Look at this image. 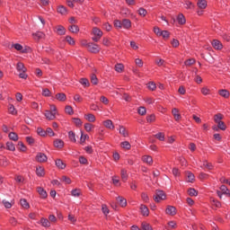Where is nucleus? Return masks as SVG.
<instances>
[{"label":"nucleus","instance_id":"obj_1","mask_svg":"<svg viewBox=\"0 0 230 230\" xmlns=\"http://www.w3.org/2000/svg\"><path fill=\"white\" fill-rule=\"evenodd\" d=\"M222 119H224L222 113H217L214 116V121L217 123V128H219V130H226L227 126H226V123L222 121Z\"/></svg>","mask_w":230,"mask_h":230},{"label":"nucleus","instance_id":"obj_2","mask_svg":"<svg viewBox=\"0 0 230 230\" xmlns=\"http://www.w3.org/2000/svg\"><path fill=\"white\" fill-rule=\"evenodd\" d=\"M86 46L90 53H100V50L102 49L100 46L94 43H88Z\"/></svg>","mask_w":230,"mask_h":230},{"label":"nucleus","instance_id":"obj_3","mask_svg":"<svg viewBox=\"0 0 230 230\" xmlns=\"http://www.w3.org/2000/svg\"><path fill=\"white\" fill-rule=\"evenodd\" d=\"M166 199V194L163 190H156L155 197L154 198L155 202H161V200H164Z\"/></svg>","mask_w":230,"mask_h":230},{"label":"nucleus","instance_id":"obj_4","mask_svg":"<svg viewBox=\"0 0 230 230\" xmlns=\"http://www.w3.org/2000/svg\"><path fill=\"white\" fill-rule=\"evenodd\" d=\"M220 190L222 192L217 190V197H219V199H222V195H227V197H230L229 189H227L226 185H222Z\"/></svg>","mask_w":230,"mask_h":230},{"label":"nucleus","instance_id":"obj_5","mask_svg":"<svg viewBox=\"0 0 230 230\" xmlns=\"http://www.w3.org/2000/svg\"><path fill=\"white\" fill-rule=\"evenodd\" d=\"M36 161L38 163H46V161H48V156L44 153H38Z\"/></svg>","mask_w":230,"mask_h":230},{"label":"nucleus","instance_id":"obj_6","mask_svg":"<svg viewBox=\"0 0 230 230\" xmlns=\"http://www.w3.org/2000/svg\"><path fill=\"white\" fill-rule=\"evenodd\" d=\"M166 215H170L171 217H173L177 215V209L173 206H168L165 209Z\"/></svg>","mask_w":230,"mask_h":230},{"label":"nucleus","instance_id":"obj_7","mask_svg":"<svg viewBox=\"0 0 230 230\" xmlns=\"http://www.w3.org/2000/svg\"><path fill=\"white\" fill-rule=\"evenodd\" d=\"M102 124L106 128H109V130H114V124L112 123V120H104Z\"/></svg>","mask_w":230,"mask_h":230},{"label":"nucleus","instance_id":"obj_8","mask_svg":"<svg viewBox=\"0 0 230 230\" xmlns=\"http://www.w3.org/2000/svg\"><path fill=\"white\" fill-rule=\"evenodd\" d=\"M56 116H57V112H51L50 111H45V118L47 119L53 120L55 119Z\"/></svg>","mask_w":230,"mask_h":230},{"label":"nucleus","instance_id":"obj_9","mask_svg":"<svg viewBox=\"0 0 230 230\" xmlns=\"http://www.w3.org/2000/svg\"><path fill=\"white\" fill-rule=\"evenodd\" d=\"M142 161H143L144 163H146V164H149L150 166H151V164H154V159H153L152 156H150V155H144V156L142 157Z\"/></svg>","mask_w":230,"mask_h":230},{"label":"nucleus","instance_id":"obj_10","mask_svg":"<svg viewBox=\"0 0 230 230\" xmlns=\"http://www.w3.org/2000/svg\"><path fill=\"white\" fill-rule=\"evenodd\" d=\"M56 32L58 33V35H65L66 34V28H64V26L62 25H58L56 28Z\"/></svg>","mask_w":230,"mask_h":230},{"label":"nucleus","instance_id":"obj_11","mask_svg":"<svg viewBox=\"0 0 230 230\" xmlns=\"http://www.w3.org/2000/svg\"><path fill=\"white\" fill-rule=\"evenodd\" d=\"M119 133L123 136V137H128V131L123 126H119Z\"/></svg>","mask_w":230,"mask_h":230},{"label":"nucleus","instance_id":"obj_12","mask_svg":"<svg viewBox=\"0 0 230 230\" xmlns=\"http://www.w3.org/2000/svg\"><path fill=\"white\" fill-rule=\"evenodd\" d=\"M140 211H141L143 217H148V215L150 214L148 208L145 205L140 206Z\"/></svg>","mask_w":230,"mask_h":230},{"label":"nucleus","instance_id":"obj_13","mask_svg":"<svg viewBox=\"0 0 230 230\" xmlns=\"http://www.w3.org/2000/svg\"><path fill=\"white\" fill-rule=\"evenodd\" d=\"M37 191L39 195H40L41 199H46V197H48V192H46L42 187H38Z\"/></svg>","mask_w":230,"mask_h":230},{"label":"nucleus","instance_id":"obj_14","mask_svg":"<svg viewBox=\"0 0 230 230\" xmlns=\"http://www.w3.org/2000/svg\"><path fill=\"white\" fill-rule=\"evenodd\" d=\"M84 118L90 123H94V121H96V117L94 115H93L92 113H88V114L84 115Z\"/></svg>","mask_w":230,"mask_h":230},{"label":"nucleus","instance_id":"obj_15","mask_svg":"<svg viewBox=\"0 0 230 230\" xmlns=\"http://www.w3.org/2000/svg\"><path fill=\"white\" fill-rule=\"evenodd\" d=\"M172 116L174 117V119L176 121H179L181 119V114H179V110L176 108H173L172 111Z\"/></svg>","mask_w":230,"mask_h":230},{"label":"nucleus","instance_id":"obj_16","mask_svg":"<svg viewBox=\"0 0 230 230\" xmlns=\"http://www.w3.org/2000/svg\"><path fill=\"white\" fill-rule=\"evenodd\" d=\"M212 46L215 49H222V43L218 40H214L212 41Z\"/></svg>","mask_w":230,"mask_h":230},{"label":"nucleus","instance_id":"obj_17","mask_svg":"<svg viewBox=\"0 0 230 230\" xmlns=\"http://www.w3.org/2000/svg\"><path fill=\"white\" fill-rule=\"evenodd\" d=\"M93 33L95 37H102L103 36V31L100 30L99 28L94 27L93 29Z\"/></svg>","mask_w":230,"mask_h":230},{"label":"nucleus","instance_id":"obj_18","mask_svg":"<svg viewBox=\"0 0 230 230\" xmlns=\"http://www.w3.org/2000/svg\"><path fill=\"white\" fill-rule=\"evenodd\" d=\"M16 69L19 71V73H26L27 71L26 66H24V64L22 63H18Z\"/></svg>","mask_w":230,"mask_h":230},{"label":"nucleus","instance_id":"obj_19","mask_svg":"<svg viewBox=\"0 0 230 230\" xmlns=\"http://www.w3.org/2000/svg\"><path fill=\"white\" fill-rule=\"evenodd\" d=\"M54 146L56 148H63L64 146V141L62 139H56L54 141Z\"/></svg>","mask_w":230,"mask_h":230},{"label":"nucleus","instance_id":"obj_20","mask_svg":"<svg viewBox=\"0 0 230 230\" xmlns=\"http://www.w3.org/2000/svg\"><path fill=\"white\" fill-rule=\"evenodd\" d=\"M198 6L201 10H204L208 6V2L206 0H199L198 1Z\"/></svg>","mask_w":230,"mask_h":230},{"label":"nucleus","instance_id":"obj_21","mask_svg":"<svg viewBox=\"0 0 230 230\" xmlns=\"http://www.w3.org/2000/svg\"><path fill=\"white\" fill-rule=\"evenodd\" d=\"M122 26L126 30H128V28H130L132 26V22H130V20L125 19L122 21Z\"/></svg>","mask_w":230,"mask_h":230},{"label":"nucleus","instance_id":"obj_22","mask_svg":"<svg viewBox=\"0 0 230 230\" xmlns=\"http://www.w3.org/2000/svg\"><path fill=\"white\" fill-rule=\"evenodd\" d=\"M40 224L43 227H49L51 226V222H49V220H48L47 218H41Z\"/></svg>","mask_w":230,"mask_h":230},{"label":"nucleus","instance_id":"obj_23","mask_svg":"<svg viewBox=\"0 0 230 230\" xmlns=\"http://www.w3.org/2000/svg\"><path fill=\"white\" fill-rule=\"evenodd\" d=\"M56 99L58 100V102H66V93H58L56 94Z\"/></svg>","mask_w":230,"mask_h":230},{"label":"nucleus","instance_id":"obj_24","mask_svg":"<svg viewBox=\"0 0 230 230\" xmlns=\"http://www.w3.org/2000/svg\"><path fill=\"white\" fill-rule=\"evenodd\" d=\"M36 174L38 175V177H44V174H45V172H44V169H43V167H37L36 168Z\"/></svg>","mask_w":230,"mask_h":230},{"label":"nucleus","instance_id":"obj_25","mask_svg":"<svg viewBox=\"0 0 230 230\" xmlns=\"http://www.w3.org/2000/svg\"><path fill=\"white\" fill-rule=\"evenodd\" d=\"M56 166H58V168H60L61 170H64V168H66V164H64V162L60 159L56 160Z\"/></svg>","mask_w":230,"mask_h":230},{"label":"nucleus","instance_id":"obj_26","mask_svg":"<svg viewBox=\"0 0 230 230\" xmlns=\"http://www.w3.org/2000/svg\"><path fill=\"white\" fill-rule=\"evenodd\" d=\"M123 69H125V66H123V64L119 63L115 65V71H117V73H123Z\"/></svg>","mask_w":230,"mask_h":230},{"label":"nucleus","instance_id":"obj_27","mask_svg":"<svg viewBox=\"0 0 230 230\" xmlns=\"http://www.w3.org/2000/svg\"><path fill=\"white\" fill-rule=\"evenodd\" d=\"M120 175H121V180L123 181V182L127 181V179H128V174L127 173V170L122 169Z\"/></svg>","mask_w":230,"mask_h":230},{"label":"nucleus","instance_id":"obj_28","mask_svg":"<svg viewBox=\"0 0 230 230\" xmlns=\"http://www.w3.org/2000/svg\"><path fill=\"white\" fill-rule=\"evenodd\" d=\"M69 31H71L72 33H78V31H80V28L77 27V25L73 24L68 28Z\"/></svg>","mask_w":230,"mask_h":230},{"label":"nucleus","instance_id":"obj_29","mask_svg":"<svg viewBox=\"0 0 230 230\" xmlns=\"http://www.w3.org/2000/svg\"><path fill=\"white\" fill-rule=\"evenodd\" d=\"M117 200H118L119 206H121V208H125V206H127V199H125L121 197H119V198H117Z\"/></svg>","mask_w":230,"mask_h":230},{"label":"nucleus","instance_id":"obj_30","mask_svg":"<svg viewBox=\"0 0 230 230\" xmlns=\"http://www.w3.org/2000/svg\"><path fill=\"white\" fill-rule=\"evenodd\" d=\"M177 21L179 24H186V18L184 17V14H179Z\"/></svg>","mask_w":230,"mask_h":230},{"label":"nucleus","instance_id":"obj_31","mask_svg":"<svg viewBox=\"0 0 230 230\" xmlns=\"http://www.w3.org/2000/svg\"><path fill=\"white\" fill-rule=\"evenodd\" d=\"M9 114H12L13 116H15V114H17V110H15V106H13V104H10L9 108Z\"/></svg>","mask_w":230,"mask_h":230},{"label":"nucleus","instance_id":"obj_32","mask_svg":"<svg viewBox=\"0 0 230 230\" xmlns=\"http://www.w3.org/2000/svg\"><path fill=\"white\" fill-rule=\"evenodd\" d=\"M6 149L10 150L11 152H15V145L13 142L6 143Z\"/></svg>","mask_w":230,"mask_h":230},{"label":"nucleus","instance_id":"obj_33","mask_svg":"<svg viewBox=\"0 0 230 230\" xmlns=\"http://www.w3.org/2000/svg\"><path fill=\"white\" fill-rule=\"evenodd\" d=\"M58 13H61V15H66V13H67V9H66L64 5H60L58 7Z\"/></svg>","mask_w":230,"mask_h":230},{"label":"nucleus","instance_id":"obj_34","mask_svg":"<svg viewBox=\"0 0 230 230\" xmlns=\"http://www.w3.org/2000/svg\"><path fill=\"white\" fill-rule=\"evenodd\" d=\"M120 146L122 148H125V150H130L132 146H130V143L128 141H124L120 144Z\"/></svg>","mask_w":230,"mask_h":230},{"label":"nucleus","instance_id":"obj_35","mask_svg":"<svg viewBox=\"0 0 230 230\" xmlns=\"http://www.w3.org/2000/svg\"><path fill=\"white\" fill-rule=\"evenodd\" d=\"M9 138L12 139V141H18L19 136H17L15 132H11L9 133Z\"/></svg>","mask_w":230,"mask_h":230},{"label":"nucleus","instance_id":"obj_36","mask_svg":"<svg viewBox=\"0 0 230 230\" xmlns=\"http://www.w3.org/2000/svg\"><path fill=\"white\" fill-rule=\"evenodd\" d=\"M219 94L223 98H229V91H227V90H220Z\"/></svg>","mask_w":230,"mask_h":230},{"label":"nucleus","instance_id":"obj_37","mask_svg":"<svg viewBox=\"0 0 230 230\" xmlns=\"http://www.w3.org/2000/svg\"><path fill=\"white\" fill-rule=\"evenodd\" d=\"M147 88L150 91H155V89H157V85H155V83L150 82L149 84H147Z\"/></svg>","mask_w":230,"mask_h":230},{"label":"nucleus","instance_id":"obj_38","mask_svg":"<svg viewBox=\"0 0 230 230\" xmlns=\"http://www.w3.org/2000/svg\"><path fill=\"white\" fill-rule=\"evenodd\" d=\"M91 83L93 84V85H98V77H96V75L93 74L91 75Z\"/></svg>","mask_w":230,"mask_h":230},{"label":"nucleus","instance_id":"obj_39","mask_svg":"<svg viewBox=\"0 0 230 230\" xmlns=\"http://www.w3.org/2000/svg\"><path fill=\"white\" fill-rule=\"evenodd\" d=\"M68 137H69L70 140L73 141V143H76V137H75V132L69 131L68 132Z\"/></svg>","mask_w":230,"mask_h":230},{"label":"nucleus","instance_id":"obj_40","mask_svg":"<svg viewBox=\"0 0 230 230\" xmlns=\"http://www.w3.org/2000/svg\"><path fill=\"white\" fill-rule=\"evenodd\" d=\"M72 197H80L82 192L78 189H75L71 191Z\"/></svg>","mask_w":230,"mask_h":230},{"label":"nucleus","instance_id":"obj_41","mask_svg":"<svg viewBox=\"0 0 230 230\" xmlns=\"http://www.w3.org/2000/svg\"><path fill=\"white\" fill-rule=\"evenodd\" d=\"M93 128H94V126L93 124L91 123L84 124V129L86 130V132H91Z\"/></svg>","mask_w":230,"mask_h":230},{"label":"nucleus","instance_id":"obj_42","mask_svg":"<svg viewBox=\"0 0 230 230\" xmlns=\"http://www.w3.org/2000/svg\"><path fill=\"white\" fill-rule=\"evenodd\" d=\"M80 84H82V85H85V87H89V85H91L89 80L86 78L80 79Z\"/></svg>","mask_w":230,"mask_h":230},{"label":"nucleus","instance_id":"obj_43","mask_svg":"<svg viewBox=\"0 0 230 230\" xmlns=\"http://www.w3.org/2000/svg\"><path fill=\"white\" fill-rule=\"evenodd\" d=\"M102 211L103 215H105V217H107L108 214L110 213V210H109V208H107V205L102 206Z\"/></svg>","mask_w":230,"mask_h":230},{"label":"nucleus","instance_id":"obj_44","mask_svg":"<svg viewBox=\"0 0 230 230\" xmlns=\"http://www.w3.org/2000/svg\"><path fill=\"white\" fill-rule=\"evenodd\" d=\"M66 40L68 42V44H70V46H75V39H73L71 36H66Z\"/></svg>","mask_w":230,"mask_h":230},{"label":"nucleus","instance_id":"obj_45","mask_svg":"<svg viewBox=\"0 0 230 230\" xmlns=\"http://www.w3.org/2000/svg\"><path fill=\"white\" fill-rule=\"evenodd\" d=\"M146 120H147V123H154V121H155V115L151 114L147 116Z\"/></svg>","mask_w":230,"mask_h":230},{"label":"nucleus","instance_id":"obj_46","mask_svg":"<svg viewBox=\"0 0 230 230\" xmlns=\"http://www.w3.org/2000/svg\"><path fill=\"white\" fill-rule=\"evenodd\" d=\"M188 193L190 197H197L198 192L195 189H189Z\"/></svg>","mask_w":230,"mask_h":230},{"label":"nucleus","instance_id":"obj_47","mask_svg":"<svg viewBox=\"0 0 230 230\" xmlns=\"http://www.w3.org/2000/svg\"><path fill=\"white\" fill-rule=\"evenodd\" d=\"M187 178L189 182H193V181H195V175L191 172H187Z\"/></svg>","mask_w":230,"mask_h":230},{"label":"nucleus","instance_id":"obj_48","mask_svg":"<svg viewBox=\"0 0 230 230\" xmlns=\"http://www.w3.org/2000/svg\"><path fill=\"white\" fill-rule=\"evenodd\" d=\"M21 206H22L25 209H28L30 208V205L28 204V201L26 199H21L20 200Z\"/></svg>","mask_w":230,"mask_h":230},{"label":"nucleus","instance_id":"obj_49","mask_svg":"<svg viewBox=\"0 0 230 230\" xmlns=\"http://www.w3.org/2000/svg\"><path fill=\"white\" fill-rule=\"evenodd\" d=\"M142 229L143 230H153L152 226L148 223H142Z\"/></svg>","mask_w":230,"mask_h":230},{"label":"nucleus","instance_id":"obj_50","mask_svg":"<svg viewBox=\"0 0 230 230\" xmlns=\"http://www.w3.org/2000/svg\"><path fill=\"white\" fill-rule=\"evenodd\" d=\"M115 28L121 29L123 28V22H121L119 20H116L114 22Z\"/></svg>","mask_w":230,"mask_h":230},{"label":"nucleus","instance_id":"obj_51","mask_svg":"<svg viewBox=\"0 0 230 230\" xmlns=\"http://www.w3.org/2000/svg\"><path fill=\"white\" fill-rule=\"evenodd\" d=\"M147 12L145 8L141 7L138 9V15H141L142 17H145L146 15Z\"/></svg>","mask_w":230,"mask_h":230},{"label":"nucleus","instance_id":"obj_52","mask_svg":"<svg viewBox=\"0 0 230 230\" xmlns=\"http://www.w3.org/2000/svg\"><path fill=\"white\" fill-rule=\"evenodd\" d=\"M138 114H140V116H145V114H146V108L139 107L138 108Z\"/></svg>","mask_w":230,"mask_h":230},{"label":"nucleus","instance_id":"obj_53","mask_svg":"<svg viewBox=\"0 0 230 230\" xmlns=\"http://www.w3.org/2000/svg\"><path fill=\"white\" fill-rule=\"evenodd\" d=\"M42 96H51V92L48 88H44L42 90Z\"/></svg>","mask_w":230,"mask_h":230},{"label":"nucleus","instance_id":"obj_54","mask_svg":"<svg viewBox=\"0 0 230 230\" xmlns=\"http://www.w3.org/2000/svg\"><path fill=\"white\" fill-rule=\"evenodd\" d=\"M160 37H163L164 39H168L170 37V32L168 31H162L160 33Z\"/></svg>","mask_w":230,"mask_h":230},{"label":"nucleus","instance_id":"obj_55","mask_svg":"<svg viewBox=\"0 0 230 230\" xmlns=\"http://www.w3.org/2000/svg\"><path fill=\"white\" fill-rule=\"evenodd\" d=\"M203 166L207 168V170H213V164H211L209 162H204Z\"/></svg>","mask_w":230,"mask_h":230},{"label":"nucleus","instance_id":"obj_56","mask_svg":"<svg viewBox=\"0 0 230 230\" xmlns=\"http://www.w3.org/2000/svg\"><path fill=\"white\" fill-rule=\"evenodd\" d=\"M61 181L65 182V184H71V179L66 176H62Z\"/></svg>","mask_w":230,"mask_h":230},{"label":"nucleus","instance_id":"obj_57","mask_svg":"<svg viewBox=\"0 0 230 230\" xmlns=\"http://www.w3.org/2000/svg\"><path fill=\"white\" fill-rule=\"evenodd\" d=\"M156 139H159V141H164V133H158L155 135Z\"/></svg>","mask_w":230,"mask_h":230},{"label":"nucleus","instance_id":"obj_58","mask_svg":"<svg viewBox=\"0 0 230 230\" xmlns=\"http://www.w3.org/2000/svg\"><path fill=\"white\" fill-rule=\"evenodd\" d=\"M37 133L39 134V136H41V137L46 136V130L42 129V128H38Z\"/></svg>","mask_w":230,"mask_h":230},{"label":"nucleus","instance_id":"obj_59","mask_svg":"<svg viewBox=\"0 0 230 230\" xmlns=\"http://www.w3.org/2000/svg\"><path fill=\"white\" fill-rule=\"evenodd\" d=\"M193 64H195V59H193V58L187 59V60L185 61V66H193Z\"/></svg>","mask_w":230,"mask_h":230},{"label":"nucleus","instance_id":"obj_60","mask_svg":"<svg viewBox=\"0 0 230 230\" xmlns=\"http://www.w3.org/2000/svg\"><path fill=\"white\" fill-rule=\"evenodd\" d=\"M171 44H172V48H179V40L173 39L171 41Z\"/></svg>","mask_w":230,"mask_h":230},{"label":"nucleus","instance_id":"obj_61","mask_svg":"<svg viewBox=\"0 0 230 230\" xmlns=\"http://www.w3.org/2000/svg\"><path fill=\"white\" fill-rule=\"evenodd\" d=\"M79 163L80 164H87V158L84 157V156H80L79 157Z\"/></svg>","mask_w":230,"mask_h":230},{"label":"nucleus","instance_id":"obj_62","mask_svg":"<svg viewBox=\"0 0 230 230\" xmlns=\"http://www.w3.org/2000/svg\"><path fill=\"white\" fill-rule=\"evenodd\" d=\"M209 91L210 90L208 87H203L201 89V93H202V94H204V96H208V94H209Z\"/></svg>","mask_w":230,"mask_h":230},{"label":"nucleus","instance_id":"obj_63","mask_svg":"<svg viewBox=\"0 0 230 230\" xmlns=\"http://www.w3.org/2000/svg\"><path fill=\"white\" fill-rule=\"evenodd\" d=\"M74 123L76 127H82V119H74Z\"/></svg>","mask_w":230,"mask_h":230},{"label":"nucleus","instance_id":"obj_64","mask_svg":"<svg viewBox=\"0 0 230 230\" xmlns=\"http://www.w3.org/2000/svg\"><path fill=\"white\" fill-rule=\"evenodd\" d=\"M155 64L158 65L159 67H161V66H164V59H155Z\"/></svg>","mask_w":230,"mask_h":230}]
</instances>
